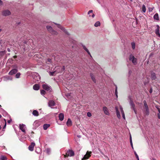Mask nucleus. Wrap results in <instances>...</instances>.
<instances>
[{"mask_svg": "<svg viewBox=\"0 0 160 160\" xmlns=\"http://www.w3.org/2000/svg\"><path fill=\"white\" fill-rule=\"evenodd\" d=\"M74 152L72 150H68L66 153V154L64 155V157L66 158L68 156L71 157L74 156Z\"/></svg>", "mask_w": 160, "mask_h": 160, "instance_id": "f257e3e1", "label": "nucleus"}, {"mask_svg": "<svg viewBox=\"0 0 160 160\" xmlns=\"http://www.w3.org/2000/svg\"><path fill=\"white\" fill-rule=\"evenodd\" d=\"M143 103L145 106L144 109H145L144 113L146 115H148L149 114V111L146 101L145 100L144 101Z\"/></svg>", "mask_w": 160, "mask_h": 160, "instance_id": "f03ea898", "label": "nucleus"}, {"mask_svg": "<svg viewBox=\"0 0 160 160\" xmlns=\"http://www.w3.org/2000/svg\"><path fill=\"white\" fill-rule=\"evenodd\" d=\"M47 28L49 32L51 33L52 34H53L57 35L58 33L57 32L54 30L52 28L49 26H47Z\"/></svg>", "mask_w": 160, "mask_h": 160, "instance_id": "7ed1b4c3", "label": "nucleus"}, {"mask_svg": "<svg viewBox=\"0 0 160 160\" xmlns=\"http://www.w3.org/2000/svg\"><path fill=\"white\" fill-rule=\"evenodd\" d=\"M92 153V152H89L88 151H87L86 154L84 156L83 158L82 159V160H85L88 159L91 156V154Z\"/></svg>", "mask_w": 160, "mask_h": 160, "instance_id": "20e7f679", "label": "nucleus"}, {"mask_svg": "<svg viewBox=\"0 0 160 160\" xmlns=\"http://www.w3.org/2000/svg\"><path fill=\"white\" fill-rule=\"evenodd\" d=\"M42 87L43 89L48 91H50V87L46 84H44L42 85Z\"/></svg>", "mask_w": 160, "mask_h": 160, "instance_id": "39448f33", "label": "nucleus"}, {"mask_svg": "<svg viewBox=\"0 0 160 160\" xmlns=\"http://www.w3.org/2000/svg\"><path fill=\"white\" fill-rule=\"evenodd\" d=\"M10 12L8 10H4L2 11V14L4 16H7L10 15L11 14Z\"/></svg>", "mask_w": 160, "mask_h": 160, "instance_id": "423d86ee", "label": "nucleus"}, {"mask_svg": "<svg viewBox=\"0 0 160 160\" xmlns=\"http://www.w3.org/2000/svg\"><path fill=\"white\" fill-rule=\"evenodd\" d=\"M35 145L34 142H32L31 144L28 147V149L30 151H32L33 150L34 147Z\"/></svg>", "mask_w": 160, "mask_h": 160, "instance_id": "0eeeda50", "label": "nucleus"}, {"mask_svg": "<svg viewBox=\"0 0 160 160\" xmlns=\"http://www.w3.org/2000/svg\"><path fill=\"white\" fill-rule=\"evenodd\" d=\"M156 27L157 28L155 30V32L157 35L158 36H160V33L159 32V29L160 28L159 26L158 25H156Z\"/></svg>", "mask_w": 160, "mask_h": 160, "instance_id": "6e6552de", "label": "nucleus"}, {"mask_svg": "<svg viewBox=\"0 0 160 160\" xmlns=\"http://www.w3.org/2000/svg\"><path fill=\"white\" fill-rule=\"evenodd\" d=\"M151 78L152 80H157L156 79H157V77L156 76V74L155 73H154V72H151Z\"/></svg>", "mask_w": 160, "mask_h": 160, "instance_id": "1a4fd4ad", "label": "nucleus"}, {"mask_svg": "<svg viewBox=\"0 0 160 160\" xmlns=\"http://www.w3.org/2000/svg\"><path fill=\"white\" fill-rule=\"evenodd\" d=\"M18 72V70L16 69H14L11 70L9 72V74L10 75H12Z\"/></svg>", "mask_w": 160, "mask_h": 160, "instance_id": "9d476101", "label": "nucleus"}, {"mask_svg": "<svg viewBox=\"0 0 160 160\" xmlns=\"http://www.w3.org/2000/svg\"><path fill=\"white\" fill-rule=\"evenodd\" d=\"M103 110L104 111V113L108 115H109V113L108 112V108L106 107H104L103 108Z\"/></svg>", "mask_w": 160, "mask_h": 160, "instance_id": "9b49d317", "label": "nucleus"}, {"mask_svg": "<svg viewBox=\"0 0 160 160\" xmlns=\"http://www.w3.org/2000/svg\"><path fill=\"white\" fill-rule=\"evenodd\" d=\"M55 105V102L53 101H50L48 102V106L50 107L54 106Z\"/></svg>", "mask_w": 160, "mask_h": 160, "instance_id": "f8f14e48", "label": "nucleus"}, {"mask_svg": "<svg viewBox=\"0 0 160 160\" xmlns=\"http://www.w3.org/2000/svg\"><path fill=\"white\" fill-rule=\"evenodd\" d=\"M33 89L35 90H38L39 89V86L38 84H35L33 86Z\"/></svg>", "mask_w": 160, "mask_h": 160, "instance_id": "ddd939ff", "label": "nucleus"}, {"mask_svg": "<svg viewBox=\"0 0 160 160\" xmlns=\"http://www.w3.org/2000/svg\"><path fill=\"white\" fill-rule=\"evenodd\" d=\"M64 116L63 114L60 113L59 115V119L61 121H62L63 120Z\"/></svg>", "mask_w": 160, "mask_h": 160, "instance_id": "4468645a", "label": "nucleus"}, {"mask_svg": "<svg viewBox=\"0 0 160 160\" xmlns=\"http://www.w3.org/2000/svg\"><path fill=\"white\" fill-rule=\"evenodd\" d=\"M25 125L24 124L20 125V130L23 132H25V131L24 129V128L25 127Z\"/></svg>", "mask_w": 160, "mask_h": 160, "instance_id": "2eb2a0df", "label": "nucleus"}, {"mask_svg": "<svg viewBox=\"0 0 160 160\" xmlns=\"http://www.w3.org/2000/svg\"><path fill=\"white\" fill-rule=\"evenodd\" d=\"M67 125L68 126H71L72 125V122L70 118H68L67 122Z\"/></svg>", "mask_w": 160, "mask_h": 160, "instance_id": "dca6fc26", "label": "nucleus"}, {"mask_svg": "<svg viewBox=\"0 0 160 160\" xmlns=\"http://www.w3.org/2000/svg\"><path fill=\"white\" fill-rule=\"evenodd\" d=\"M58 27L60 28H61V29L62 30V31H63L65 33H66V34H67V35H68L69 34L67 32L66 30L65 29L62 27L60 25H59L58 26Z\"/></svg>", "mask_w": 160, "mask_h": 160, "instance_id": "f3484780", "label": "nucleus"}, {"mask_svg": "<svg viewBox=\"0 0 160 160\" xmlns=\"http://www.w3.org/2000/svg\"><path fill=\"white\" fill-rule=\"evenodd\" d=\"M32 113L35 116H38L39 115L38 112L36 110H34L32 112Z\"/></svg>", "mask_w": 160, "mask_h": 160, "instance_id": "a211bd4d", "label": "nucleus"}, {"mask_svg": "<svg viewBox=\"0 0 160 160\" xmlns=\"http://www.w3.org/2000/svg\"><path fill=\"white\" fill-rule=\"evenodd\" d=\"M130 103L132 108H135V105L133 101L131 99H130Z\"/></svg>", "mask_w": 160, "mask_h": 160, "instance_id": "6ab92c4d", "label": "nucleus"}, {"mask_svg": "<svg viewBox=\"0 0 160 160\" xmlns=\"http://www.w3.org/2000/svg\"><path fill=\"white\" fill-rule=\"evenodd\" d=\"M153 18L155 20H159V18L158 14L157 13H156L154 16Z\"/></svg>", "mask_w": 160, "mask_h": 160, "instance_id": "aec40b11", "label": "nucleus"}, {"mask_svg": "<svg viewBox=\"0 0 160 160\" xmlns=\"http://www.w3.org/2000/svg\"><path fill=\"white\" fill-rule=\"evenodd\" d=\"M115 109H116V113H117V117L118 118H120V113L119 112L118 110V108L117 107H116Z\"/></svg>", "mask_w": 160, "mask_h": 160, "instance_id": "412c9836", "label": "nucleus"}, {"mask_svg": "<svg viewBox=\"0 0 160 160\" xmlns=\"http://www.w3.org/2000/svg\"><path fill=\"white\" fill-rule=\"evenodd\" d=\"M90 76L93 82H94L96 83V79L93 74L90 73Z\"/></svg>", "mask_w": 160, "mask_h": 160, "instance_id": "4be33fe9", "label": "nucleus"}, {"mask_svg": "<svg viewBox=\"0 0 160 160\" xmlns=\"http://www.w3.org/2000/svg\"><path fill=\"white\" fill-rule=\"evenodd\" d=\"M50 125L49 124H44L43 126V129L45 130H46L50 127Z\"/></svg>", "mask_w": 160, "mask_h": 160, "instance_id": "5701e85b", "label": "nucleus"}, {"mask_svg": "<svg viewBox=\"0 0 160 160\" xmlns=\"http://www.w3.org/2000/svg\"><path fill=\"white\" fill-rule=\"evenodd\" d=\"M6 53V51L5 50L0 51V56L1 57L3 56Z\"/></svg>", "mask_w": 160, "mask_h": 160, "instance_id": "b1692460", "label": "nucleus"}, {"mask_svg": "<svg viewBox=\"0 0 160 160\" xmlns=\"http://www.w3.org/2000/svg\"><path fill=\"white\" fill-rule=\"evenodd\" d=\"M7 159L6 157L3 156H1L0 158V160H7Z\"/></svg>", "mask_w": 160, "mask_h": 160, "instance_id": "393cba45", "label": "nucleus"}, {"mask_svg": "<svg viewBox=\"0 0 160 160\" xmlns=\"http://www.w3.org/2000/svg\"><path fill=\"white\" fill-rule=\"evenodd\" d=\"M132 63H133L134 65H136L137 63V59L136 58H134V59H133V60L131 61Z\"/></svg>", "mask_w": 160, "mask_h": 160, "instance_id": "a878e982", "label": "nucleus"}, {"mask_svg": "<svg viewBox=\"0 0 160 160\" xmlns=\"http://www.w3.org/2000/svg\"><path fill=\"white\" fill-rule=\"evenodd\" d=\"M142 11L145 12L146 11V7L144 5H143L142 7Z\"/></svg>", "mask_w": 160, "mask_h": 160, "instance_id": "bb28decb", "label": "nucleus"}, {"mask_svg": "<svg viewBox=\"0 0 160 160\" xmlns=\"http://www.w3.org/2000/svg\"><path fill=\"white\" fill-rule=\"evenodd\" d=\"M100 23L98 21L97 22L94 24V26L96 27H97L100 26Z\"/></svg>", "mask_w": 160, "mask_h": 160, "instance_id": "cd10ccee", "label": "nucleus"}, {"mask_svg": "<svg viewBox=\"0 0 160 160\" xmlns=\"http://www.w3.org/2000/svg\"><path fill=\"white\" fill-rule=\"evenodd\" d=\"M135 57L134 56L132 55V54H131L129 56V59L130 61H132L133 59H134Z\"/></svg>", "mask_w": 160, "mask_h": 160, "instance_id": "c85d7f7f", "label": "nucleus"}, {"mask_svg": "<svg viewBox=\"0 0 160 160\" xmlns=\"http://www.w3.org/2000/svg\"><path fill=\"white\" fill-rule=\"evenodd\" d=\"M52 62V60L50 58H48L47 61H46V63L48 64V62L51 63Z\"/></svg>", "mask_w": 160, "mask_h": 160, "instance_id": "c756f323", "label": "nucleus"}, {"mask_svg": "<svg viewBox=\"0 0 160 160\" xmlns=\"http://www.w3.org/2000/svg\"><path fill=\"white\" fill-rule=\"evenodd\" d=\"M132 48L133 49H134L135 48V43L134 42L132 43Z\"/></svg>", "mask_w": 160, "mask_h": 160, "instance_id": "7c9ffc66", "label": "nucleus"}, {"mask_svg": "<svg viewBox=\"0 0 160 160\" xmlns=\"http://www.w3.org/2000/svg\"><path fill=\"white\" fill-rule=\"evenodd\" d=\"M55 71L52 72H49L50 75L51 76H53L54 75V73H55Z\"/></svg>", "mask_w": 160, "mask_h": 160, "instance_id": "2f4dec72", "label": "nucleus"}, {"mask_svg": "<svg viewBox=\"0 0 160 160\" xmlns=\"http://www.w3.org/2000/svg\"><path fill=\"white\" fill-rule=\"evenodd\" d=\"M46 151L47 153L48 154H49L50 152V149L49 148H47L46 149Z\"/></svg>", "mask_w": 160, "mask_h": 160, "instance_id": "473e14b6", "label": "nucleus"}, {"mask_svg": "<svg viewBox=\"0 0 160 160\" xmlns=\"http://www.w3.org/2000/svg\"><path fill=\"white\" fill-rule=\"evenodd\" d=\"M20 73H17L16 74V77L17 78H18L20 77Z\"/></svg>", "mask_w": 160, "mask_h": 160, "instance_id": "72a5a7b5", "label": "nucleus"}, {"mask_svg": "<svg viewBox=\"0 0 160 160\" xmlns=\"http://www.w3.org/2000/svg\"><path fill=\"white\" fill-rule=\"evenodd\" d=\"M41 93L42 94H45V91L44 90H42L41 91Z\"/></svg>", "mask_w": 160, "mask_h": 160, "instance_id": "f704fd0d", "label": "nucleus"}, {"mask_svg": "<svg viewBox=\"0 0 160 160\" xmlns=\"http://www.w3.org/2000/svg\"><path fill=\"white\" fill-rule=\"evenodd\" d=\"M4 121H5V125H4V127L3 128V129H5V128H6V121L5 119H4Z\"/></svg>", "mask_w": 160, "mask_h": 160, "instance_id": "c9c22d12", "label": "nucleus"}, {"mask_svg": "<svg viewBox=\"0 0 160 160\" xmlns=\"http://www.w3.org/2000/svg\"><path fill=\"white\" fill-rule=\"evenodd\" d=\"M87 116L88 117H90L91 116H92V114H91V113L90 112H88L87 113Z\"/></svg>", "mask_w": 160, "mask_h": 160, "instance_id": "e433bc0d", "label": "nucleus"}, {"mask_svg": "<svg viewBox=\"0 0 160 160\" xmlns=\"http://www.w3.org/2000/svg\"><path fill=\"white\" fill-rule=\"evenodd\" d=\"M120 109H121V112L122 114L123 113H124V111L122 109V107H120Z\"/></svg>", "mask_w": 160, "mask_h": 160, "instance_id": "4c0bfd02", "label": "nucleus"}, {"mask_svg": "<svg viewBox=\"0 0 160 160\" xmlns=\"http://www.w3.org/2000/svg\"><path fill=\"white\" fill-rule=\"evenodd\" d=\"M134 154H135L136 157L137 158H139L138 154H137V153H136V152H134Z\"/></svg>", "mask_w": 160, "mask_h": 160, "instance_id": "58836bf2", "label": "nucleus"}, {"mask_svg": "<svg viewBox=\"0 0 160 160\" xmlns=\"http://www.w3.org/2000/svg\"><path fill=\"white\" fill-rule=\"evenodd\" d=\"M83 48L86 51H88V49L85 47V46H83Z\"/></svg>", "mask_w": 160, "mask_h": 160, "instance_id": "ea45409f", "label": "nucleus"}, {"mask_svg": "<svg viewBox=\"0 0 160 160\" xmlns=\"http://www.w3.org/2000/svg\"><path fill=\"white\" fill-rule=\"evenodd\" d=\"M149 92L150 93H152V88H151L150 90H149Z\"/></svg>", "mask_w": 160, "mask_h": 160, "instance_id": "a19ab883", "label": "nucleus"}, {"mask_svg": "<svg viewBox=\"0 0 160 160\" xmlns=\"http://www.w3.org/2000/svg\"><path fill=\"white\" fill-rule=\"evenodd\" d=\"M115 94H118V92H117V88L116 87V88L115 89Z\"/></svg>", "mask_w": 160, "mask_h": 160, "instance_id": "79ce46f5", "label": "nucleus"}, {"mask_svg": "<svg viewBox=\"0 0 160 160\" xmlns=\"http://www.w3.org/2000/svg\"><path fill=\"white\" fill-rule=\"evenodd\" d=\"M92 12H93V11L92 10H90L88 12V14H90V13H92Z\"/></svg>", "mask_w": 160, "mask_h": 160, "instance_id": "37998d69", "label": "nucleus"}, {"mask_svg": "<svg viewBox=\"0 0 160 160\" xmlns=\"http://www.w3.org/2000/svg\"><path fill=\"white\" fill-rule=\"evenodd\" d=\"M11 121H12L11 120H9L7 121V122L8 123H11Z\"/></svg>", "mask_w": 160, "mask_h": 160, "instance_id": "c03bdc74", "label": "nucleus"}, {"mask_svg": "<svg viewBox=\"0 0 160 160\" xmlns=\"http://www.w3.org/2000/svg\"><path fill=\"white\" fill-rule=\"evenodd\" d=\"M122 117H123V118L124 119H125V116L124 113H123V114H122Z\"/></svg>", "mask_w": 160, "mask_h": 160, "instance_id": "a18cd8bd", "label": "nucleus"}, {"mask_svg": "<svg viewBox=\"0 0 160 160\" xmlns=\"http://www.w3.org/2000/svg\"><path fill=\"white\" fill-rule=\"evenodd\" d=\"M130 142H132V137H131V136H130Z\"/></svg>", "mask_w": 160, "mask_h": 160, "instance_id": "49530a36", "label": "nucleus"}, {"mask_svg": "<svg viewBox=\"0 0 160 160\" xmlns=\"http://www.w3.org/2000/svg\"><path fill=\"white\" fill-rule=\"evenodd\" d=\"M86 52H88V54H89V55H90V56L91 57H92L91 56V55L90 53V52H89V51L88 50V51H86Z\"/></svg>", "mask_w": 160, "mask_h": 160, "instance_id": "de8ad7c7", "label": "nucleus"}, {"mask_svg": "<svg viewBox=\"0 0 160 160\" xmlns=\"http://www.w3.org/2000/svg\"><path fill=\"white\" fill-rule=\"evenodd\" d=\"M86 52H88V54H89V55H90V56L91 57H92L91 56V55L90 53V52H89V51L88 50V51H86Z\"/></svg>", "mask_w": 160, "mask_h": 160, "instance_id": "09e8293b", "label": "nucleus"}, {"mask_svg": "<svg viewBox=\"0 0 160 160\" xmlns=\"http://www.w3.org/2000/svg\"><path fill=\"white\" fill-rule=\"evenodd\" d=\"M133 109V111H134V112H135V113L136 114V111L135 109V108H132Z\"/></svg>", "mask_w": 160, "mask_h": 160, "instance_id": "8fccbe9b", "label": "nucleus"}, {"mask_svg": "<svg viewBox=\"0 0 160 160\" xmlns=\"http://www.w3.org/2000/svg\"><path fill=\"white\" fill-rule=\"evenodd\" d=\"M157 109H158V112H159V113L158 114H160V108H157Z\"/></svg>", "mask_w": 160, "mask_h": 160, "instance_id": "3c124183", "label": "nucleus"}, {"mask_svg": "<svg viewBox=\"0 0 160 160\" xmlns=\"http://www.w3.org/2000/svg\"><path fill=\"white\" fill-rule=\"evenodd\" d=\"M149 11H152V10L153 9L152 8H149Z\"/></svg>", "mask_w": 160, "mask_h": 160, "instance_id": "603ef678", "label": "nucleus"}, {"mask_svg": "<svg viewBox=\"0 0 160 160\" xmlns=\"http://www.w3.org/2000/svg\"><path fill=\"white\" fill-rule=\"evenodd\" d=\"M2 4V2L1 0H0V5H1Z\"/></svg>", "mask_w": 160, "mask_h": 160, "instance_id": "864d4df0", "label": "nucleus"}, {"mask_svg": "<svg viewBox=\"0 0 160 160\" xmlns=\"http://www.w3.org/2000/svg\"><path fill=\"white\" fill-rule=\"evenodd\" d=\"M158 117L159 119H160V114H158Z\"/></svg>", "mask_w": 160, "mask_h": 160, "instance_id": "5fc2aeb1", "label": "nucleus"}, {"mask_svg": "<svg viewBox=\"0 0 160 160\" xmlns=\"http://www.w3.org/2000/svg\"><path fill=\"white\" fill-rule=\"evenodd\" d=\"M2 43V40H0V45H1Z\"/></svg>", "mask_w": 160, "mask_h": 160, "instance_id": "6e6d98bb", "label": "nucleus"}, {"mask_svg": "<svg viewBox=\"0 0 160 160\" xmlns=\"http://www.w3.org/2000/svg\"><path fill=\"white\" fill-rule=\"evenodd\" d=\"M130 144L131 145V147H132V148L133 149V145H132V142H130Z\"/></svg>", "mask_w": 160, "mask_h": 160, "instance_id": "4d7b16f0", "label": "nucleus"}, {"mask_svg": "<svg viewBox=\"0 0 160 160\" xmlns=\"http://www.w3.org/2000/svg\"><path fill=\"white\" fill-rule=\"evenodd\" d=\"M17 56L16 55L14 56L13 57V58H17Z\"/></svg>", "mask_w": 160, "mask_h": 160, "instance_id": "13d9d810", "label": "nucleus"}, {"mask_svg": "<svg viewBox=\"0 0 160 160\" xmlns=\"http://www.w3.org/2000/svg\"><path fill=\"white\" fill-rule=\"evenodd\" d=\"M7 50H8V52H10V48H8L7 49Z\"/></svg>", "mask_w": 160, "mask_h": 160, "instance_id": "bf43d9fd", "label": "nucleus"}, {"mask_svg": "<svg viewBox=\"0 0 160 160\" xmlns=\"http://www.w3.org/2000/svg\"><path fill=\"white\" fill-rule=\"evenodd\" d=\"M62 69L64 70L65 69V66H63L62 68Z\"/></svg>", "mask_w": 160, "mask_h": 160, "instance_id": "052dcab7", "label": "nucleus"}, {"mask_svg": "<svg viewBox=\"0 0 160 160\" xmlns=\"http://www.w3.org/2000/svg\"><path fill=\"white\" fill-rule=\"evenodd\" d=\"M94 16H94V14H93L92 15V17L93 18V17H94Z\"/></svg>", "mask_w": 160, "mask_h": 160, "instance_id": "680f3d73", "label": "nucleus"}, {"mask_svg": "<svg viewBox=\"0 0 160 160\" xmlns=\"http://www.w3.org/2000/svg\"><path fill=\"white\" fill-rule=\"evenodd\" d=\"M2 29L0 28V32L2 31Z\"/></svg>", "mask_w": 160, "mask_h": 160, "instance_id": "e2e57ef3", "label": "nucleus"}, {"mask_svg": "<svg viewBox=\"0 0 160 160\" xmlns=\"http://www.w3.org/2000/svg\"><path fill=\"white\" fill-rule=\"evenodd\" d=\"M115 95H116L117 98H118V94H115Z\"/></svg>", "mask_w": 160, "mask_h": 160, "instance_id": "0e129e2a", "label": "nucleus"}, {"mask_svg": "<svg viewBox=\"0 0 160 160\" xmlns=\"http://www.w3.org/2000/svg\"><path fill=\"white\" fill-rule=\"evenodd\" d=\"M152 160H156V159H155V158H153Z\"/></svg>", "mask_w": 160, "mask_h": 160, "instance_id": "69168bd1", "label": "nucleus"}, {"mask_svg": "<svg viewBox=\"0 0 160 160\" xmlns=\"http://www.w3.org/2000/svg\"><path fill=\"white\" fill-rule=\"evenodd\" d=\"M2 117V116L1 114H0V118H1Z\"/></svg>", "mask_w": 160, "mask_h": 160, "instance_id": "338daca9", "label": "nucleus"}, {"mask_svg": "<svg viewBox=\"0 0 160 160\" xmlns=\"http://www.w3.org/2000/svg\"><path fill=\"white\" fill-rule=\"evenodd\" d=\"M137 159H138V160H139V158H137Z\"/></svg>", "mask_w": 160, "mask_h": 160, "instance_id": "774afa93", "label": "nucleus"}]
</instances>
